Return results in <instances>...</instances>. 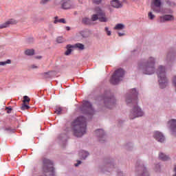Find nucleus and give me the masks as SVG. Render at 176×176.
<instances>
[{
    "instance_id": "obj_1",
    "label": "nucleus",
    "mask_w": 176,
    "mask_h": 176,
    "mask_svg": "<svg viewBox=\"0 0 176 176\" xmlns=\"http://www.w3.org/2000/svg\"><path fill=\"white\" fill-rule=\"evenodd\" d=\"M138 92L135 89H131V94L126 97V104H133L134 105L133 109L131 111L129 118L130 119H135V118H140V116H144V112L142 110L137 106V102L138 98Z\"/></svg>"
},
{
    "instance_id": "obj_2",
    "label": "nucleus",
    "mask_w": 176,
    "mask_h": 176,
    "mask_svg": "<svg viewBox=\"0 0 176 176\" xmlns=\"http://www.w3.org/2000/svg\"><path fill=\"white\" fill-rule=\"evenodd\" d=\"M73 133L75 137L80 138L86 134V118L83 116H80L75 120L72 123Z\"/></svg>"
},
{
    "instance_id": "obj_3",
    "label": "nucleus",
    "mask_w": 176,
    "mask_h": 176,
    "mask_svg": "<svg viewBox=\"0 0 176 176\" xmlns=\"http://www.w3.org/2000/svg\"><path fill=\"white\" fill-rule=\"evenodd\" d=\"M157 75L158 76V82L160 83V87L164 89L167 86V78L166 77V69L163 66H160L157 71Z\"/></svg>"
},
{
    "instance_id": "obj_4",
    "label": "nucleus",
    "mask_w": 176,
    "mask_h": 176,
    "mask_svg": "<svg viewBox=\"0 0 176 176\" xmlns=\"http://www.w3.org/2000/svg\"><path fill=\"white\" fill-rule=\"evenodd\" d=\"M95 13L96 14L91 16V21H97V20H99L101 23H107L108 21V19L105 16V12L100 7L95 8Z\"/></svg>"
},
{
    "instance_id": "obj_5",
    "label": "nucleus",
    "mask_w": 176,
    "mask_h": 176,
    "mask_svg": "<svg viewBox=\"0 0 176 176\" xmlns=\"http://www.w3.org/2000/svg\"><path fill=\"white\" fill-rule=\"evenodd\" d=\"M144 74L146 75H152L155 73V58L151 57L148 58L147 63L142 65Z\"/></svg>"
},
{
    "instance_id": "obj_6",
    "label": "nucleus",
    "mask_w": 176,
    "mask_h": 176,
    "mask_svg": "<svg viewBox=\"0 0 176 176\" xmlns=\"http://www.w3.org/2000/svg\"><path fill=\"white\" fill-rule=\"evenodd\" d=\"M124 76V70H123L122 69H118L113 74L110 82L112 85H118L120 82V80L123 79Z\"/></svg>"
},
{
    "instance_id": "obj_7",
    "label": "nucleus",
    "mask_w": 176,
    "mask_h": 176,
    "mask_svg": "<svg viewBox=\"0 0 176 176\" xmlns=\"http://www.w3.org/2000/svg\"><path fill=\"white\" fill-rule=\"evenodd\" d=\"M81 110L86 115H94V109H93L91 103L89 101L83 102Z\"/></svg>"
},
{
    "instance_id": "obj_8",
    "label": "nucleus",
    "mask_w": 176,
    "mask_h": 176,
    "mask_svg": "<svg viewBox=\"0 0 176 176\" xmlns=\"http://www.w3.org/2000/svg\"><path fill=\"white\" fill-rule=\"evenodd\" d=\"M55 5H61L62 9H72L74 8V2L72 0H55Z\"/></svg>"
},
{
    "instance_id": "obj_9",
    "label": "nucleus",
    "mask_w": 176,
    "mask_h": 176,
    "mask_svg": "<svg viewBox=\"0 0 176 176\" xmlns=\"http://www.w3.org/2000/svg\"><path fill=\"white\" fill-rule=\"evenodd\" d=\"M151 8L153 12L160 13V12H162V0H153L151 3Z\"/></svg>"
},
{
    "instance_id": "obj_10",
    "label": "nucleus",
    "mask_w": 176,
    "mask_h": 176,
    "mask_svg": "<svg viewBox=\"0 0 176 176\" xmlns=\"http://www.w3.org/2000/svg\"><path fill=\"white\" fill-rule=\"evenodd\" d=\"M116 102V100L115 98H104V104L107 108L110 109H112L113 107H115V103Z\"/></svg>"
},
{
    "instance_id": "obj_11",
    "label": "nucleus",
    "mask_w": 176,
    "mask_h": 176,
    "mask_svg": "<svg viewBox=\"0 0 176 176\" xmlns=\"http://www.w3.org/2000/svg\"><path fill=\"white\" fill-rule=\"evenodd\" d=\"M153 137L157 141H158V142H164L165 138L162 133L159 131H155Z\"/></svg>"
},
{
    "instance_id": "obj_12",
    "label": "nucleus",
    "mask_w": 176,
    "mask_h": 176,
    "mask_svg": "<svg viewBox=\"0 0 176 176\" xmlns=\"http://www.w3.org/2000/svg\"><path fill=\"white\" fill-rule=\"evenodd\" d=\"M174 20V16L170 14H166L162 16H160V22L165 23V21H173Z\"/></svg>"
},
{
    "instance_id": "obj_13",
    "label": "nucleus",
    "mask_w": 176,
    "mask_h": 176,
    "mask_svg": "<svg viewBox=\"0 0 176 176\" xmlns=\"http://www.w3.org/2000/svg\"><path fill=\"white\" fill-rule=\"evenodd\" d=\"M110 4L113 8H116V9H120L123 7V3L119 0H113L110 2Z\"/></svg>"
},
{
    "instance_id": "obj_14",
    "label": "nucleus",
    "mask_w": 176,
    "mask_h": 176,
    "mask_svg": "<svg viewBox=\"0 0 176 176\" xmlns=\"http://www.w3.org/2000/svg\"><path fill=\"white\" fill-rule=\"evenodd\" d=\"M14 24H17V21L12 19L3 23L1 25V28H7V27H9V25H13Z\"/></svg>"
},
{
    "instance_id": "obj_15",
    "label": "nucleus",
    "mask_w": 176,
    "mask_h": 176,
    "mask_svg": "<svg viewBox=\"0 0 176 176\" xmlns=\"http://www.w3.org/2000/svg\"><path fill=\"white\" fill-rule=\"evenodd\" d=\"M138 169L139 170V175L138 176H149L148 171L143 166H138Z\"/></svg>"
},
{
    "instance_id": "obj_16",
    "label": "nucleus",
    "mask_w": 176,
    "mask_h": 176,
    "mask_svg": "<svg viewBox=\"0 0 176 176\" xmlns=\"http://www.w3.org/2000/svg\"><path fill=\"white\" fill-rule=\"evenodd\" d=\"M168 126L172 131V133H175L176 131V120H170L168 122Z\"/></svg>"
},
{
    "instance_id": "obj_17",
    "label": "nucleus",
    "mask_w": 176,
    "mask_h": 176,
    "mask_svg": "<svg viewBox=\"0 0 176 176\" xmlns=\"http://www.w3.org/2000/svg\"><path fill=\"white\" fill-rule=\"evenodd\" d=\"M159 158L161 160H163L164 162H166V160H168L170 159V157H168V155H166L163 153H160V155H159Z\"/></svg>"
},
{
    "instance_id": "obj_18",
    "label": "nucleus",
    "mask_w": 176,
    "mask_h": 176,
    "mask_svg": "<svg viewBox=\"0 0 176 176\" xmlns=\"http://www.w3.org/2000/svg\"><path fill=\"white\" fill-rule=\"evenodd\" d=\"M89 153L87 151H82L79 153V156L81 157V159H86L88 156Z\"/></svg>"
},
{
    "instance_id": "obj_19",
    "label": "nucleus",
    "mask_w": 176,
    "mask_h": 176,
    "mask_svg": "<svg viewBox=\"0 0 176 176\" xmlns=\"http://www.w3.org/2000/svg\"><path fill=\"white\" fill-rule=\"evenodd\" d=\"M96 134L98 137H104L105 135V133L102 129H98L96 131Z\"/></svg>"
},
{
    "instance_id": "obj_20",
    "label": "nucleus",
    "mask_w": 176,
    "mask_h": 176,
    "mask_svg": "<svg viewBox=\"0 0 176 176\" xmlns=\"http://www.w3.org/2000/svg\"><path fill=\"white\" fill-rule=\"evenodd\" d=\"M57 23H63V24H65L67 21H65V19H58V16H55V20L54 21V23L57 24Z\"/></svg>"
},
{
    "instance_id": "obj_21",
    "label": "nucleus",
    "mask_w": 176,
    "mask_h": 176,
    "mask_svg": "<svg viewBox=\"0 0 176 176\" xmlns=\"http://www.w3.org/2000/svg\"><path fill=\"white\" fill-rule=\"evenodd\" d=\"M67 50L65 52V56H69V54H71V53L72 52V45H67Z\"/></svg>"
},
{
    "instance_id": "obj_22",
    "label": "nucleus",
    "mask_w": 176,
    "mask_h": 176,
    "mask_svg": "<svg viewBox=\"0 0 176 176\" xmlns=\"http://www.w3.org/2000/svg\"><path fill=\"white\" fill-rule=\"evenodd\" d=\"M35 51L34 50H26L25 51V54L26 56H34Z\"/></svg>"
},
{
    "instance_id": "obj_23",
    "label": "nucleus",
    "mask_w": 176,
    "mask_h": 176,
    "mask_svg": "<svg viewBox=\"0 0 176 176\" xmlns=\"http://www.w3.org/2000/svg\"><path fill=\"white\" fill-rule=\"evenodd\" d=\"M74 47H77L78 49H80V50H83V49H85V45L82 43H76L75 44Z\"/></svg>"
},
{
    "instance_id": "obj_24",
    "label": "nucleus",
    "mask_w": 176,
    "mask_h": 176,
    "mask_svg": "<svg viewBox=\"0 0 176 176\" xmlns=\"http://www.w3.org/2000/svg\"><path fill=\"white\" fill-rule=\"evenodd\" d=\"M4 131H7V133H14L15 129L10 126H8L6 129H4Z\"/></svg>"
},
{
    "instance_id": "obj_25",
    "label": "nucleus",
    "mask_w": 176,
    "mask_h": 176,
    "mask_svg": "<svg viewBox=\"0 0 176 176\" xmlns=\"http://www.w3.org/2000/svg\"><path fill=\"white\" fill-rule=\"evenodd\" d=\"M30 101H31V99L30 98V97L27 96H23V104H28Z\"/></svg>"
},
{
    "instance_id": "obj_26",
    "label": "nucleus",
    "mask_w": 176,
    "mask_h": 176,
    "mask_svg": "<svg viewBox=\"0 0 176 176\" xmlns=\"http://www.w3.org/2000/svg\"><path fill=\"white\" fill-rule=\"evenodd\" d=\"M63 109H61V107H56V109H55V113H56V115H61L63 113Z\"/></svg>"
},
{
    "instance_id": "obj_27",
    "label": "nucleus",
    "mask_w": 176,
    "mask_h": 176,
    "mask_svg": "<svg viewBox=\"0 0 176 176\" xmlns=\"http://www.w3.org/2000/svg\"><path fill=\"white\" fill-rule=\"evenodd\" d=\"M114 28L115 30H123V28H124V25L122 23H118L116 25Z\"/></svg>"
},
{
    "instance_id": "obj_28",
    "label": "nucleus",
    "mask_w": 176,
    "mask_h": 176,
    "mask_svg": "<svg viewBox=\"0 0 176 176\" xmlns=\"http://www.w3.org/2000/svg\"><path fill=\"white\" fill-rule=\"evenodd\" d=\"M82 23L84 24L89 25L91 23V21H90V19L89 18H83Z\"/></svg>"
},
{
    "instance_id": "obj_29",
    "label": "nucleus",
    "mask_w": 176,
    "mask_h": 176,
    "mask_svg": "<svg viewBox=\"0 0 176 176\" xmlns=\"http://www.w3.org/2000/svg\"><path fill=\"white\" fill-rule=\"evenodd\" d=\"M21 109H22V111H25V109H30V106H28L27 103H23Z\"/></svg>"
},
{
    "instance_id": "obj_30",
    "label": "nucleus",
    "mask_w": 176,
    "mask_h": 176,
    "mask_svg": "<svg viewBox=\"0 0 176 176\" xmlns=\"http://www.w3.org/2000/svg\"><path fill=\"white\" fill-rule=\"evenodd\" d=\"M56 42L57 43H63V42H64V38H63L61 36H59L56 38Z\"/></svg>"
},
{
    "instance_id": "obj_31",
    "label": "nucleus",
    "mask_w": 176,
    "mask_h": 176,
    "mask_svg": "<svg viewBox=\"0 0 176 176\" xmlns=\"http://www.w3.org/2000/svg\"><path fill=\"white\" fill-rule=\"evenodd\" d=\"M11 63H12V60L8 59L6 61L1 62V65H6V64H11Z\"/></svg>"
},
{
    "instance_id": "obj_32",
    "label": "nucleus",
    "mask_w": 176,
    "mask_h": 176,
    "mask_svg": "<svg viewBox=\"0 0 176 176\" xmlns=\"http://www.w3.org/2000/svg\"><path fill=\"white\" fill-rule=\"evenodd\" d=\"M52 0H41L40 1L41 5H46V3H49Z\"/></svg>"
},
{
    "instance_id": "obj_33",
    "label": "nucleus",
    "mask_w": 176,
    "mask_h": 176,
    "mask_svg": "<svg viewBox=\"0 0 176 176\" xmlns=\"http://www.w3.org/2000/svg\"><path fill=\"white\" fill-rule=\"evenodd\" d=\"M6 111H7V113H12V111L13 110L12 109V107H6Z\"/></svg>"
},
{
    "instance_id": "obj_34",
    "label": "nucleus",
    "mask_w": 176,
    "mask_h": 176,
    "mask_svg": "<svg viewBox=\"0 0 176 176\" xmlns=\"http://www.w3.org/2000/svg\"><path fill=\"white\" fill-rule=\"evenodd\" d=\"M93 3H96V5H100L102 0H92Z\"/></svg>"
},
{
    "instance_id": "obj_35",
    "label": "nucleus",
    "mask_w": 176,
    "mask_h": 176,
    "mask_svg": "<svg viewBox=\"0 0 176 176\" xmlns=\"http://www.w3.org/2000/svg\"><path fill=\"white\" fill-rule=\"evenodd\" d=\"M148 18L150 20H153V19H155V14H153L152 12H148Z\"/></svg>"
},
{
    "instance_id": "obj_36",
    "label": "nucleus",
    "mask_w": 176,
    "mask_h": 176,
    "mask_svg": "<svg viewBox=\"0 0 176 176\" xmlns=\"http://www.w3.org/2000/svg\"><path fill=\"white\" fill-rule=\"evenodd\" d=\"M49 74H50V72L44 73V74H43L44 78H50V75Z\"/></svg>"
},
{
    "instance_id": "obj_37",
    "label": "nucleus",
    "mask_w": 176,
    "mask_h": 176,
    "mask_svg": "<svg viewBox=\"0 0 176 176\" xmlns=\"http://www.w3.org/2000/svg\"><path fill=\"white\" fill-rule=\"evenodd\" d=\"M104 30H105V31H106L107 35H108L109 36H111V31H109V30L108 29V28H105Z\"/></svg>"
},
{
    "instance_id": "obj_38",
    "label": "nucleus",
    "mask_w": 176,
    "mask_h": 176,
    "mask_svg": "<svg viewBox=\"0 0 176 176\" xmlns=\"http://www.w3.org/2000/svg\"><path fill=\"white\" fill-rule=\"evenodd\" d=\"M30 68H32V69H38V66H36V65H32L30 66Z\"/></svg>"
},
{
    "instance_id": "obj_39",
    "label": "nucleus",
    "mask_w": 176,
    "mask_h": 176,
    "mask_svg": "<svg viewBox=\"0 0 176 176\" xmlns=\"http://www.w3.org/2000/svg\"><path fill=\"white\" fill-rule=\"evenodd\" d=\"M167 3H168L170 6H175V3L173 2L171 3V1H168Z\"/></svg>"
},
{
    "instance_id": "obj_40",
    "label": "nucleus",
    "mask_w": 176,
    "mask_h": 176,
    "mask_svg": "<svg viewBox=\"0 0 176 176\" xmlns=\"http://www.w3.org/2000/svg\"><path fill=\"white\" fill-rule=\"evenodd\" d=\"M80 163H82V162L78 160V161H77V164H75L74 166H75L76 167H78V166H79V164H80Z\"/></svg>"
},
{
    "instance_id": "obj_41",
    "label": "nucleus",
    "mask_w": 176,
    "mask_h": 176,
    "mask_svg": "<svg viewBox=\"0 0 176 176\" xmlns=\"http://www.w3.org/2000/svg\"><path fill=\"white\" fill-rule=\"evenodd\" d=\"M119 36H123L124 35V33H118Z\"/></svg>"
},
{
    "instance_id": "obj_42",
    "label": "nucleus",
    "mask_w": 176,
    "mask_h": 176,
    "mask_svg": "<svg viewBox=\"0 0 176 176\" xmlns=\"http://www.w3.org/2000/svg\"><path fill=\"white\" fill-rule=\"evenodd\" d=\"M118 176H124V175H123V173L120 172L118 173Z\"/></svg>"
},
{
    "instance_id": "obj_43",
    "label": "nucleus",
    "mask_w": 176,
    "mask_h": 176,
    "mask_svg": "<svg viewBox=\"0 0 176 176\" xmlns=\"http://www.w3.org/2000/svg\"><path fill=\"white\" fill-rule=\"evenodd\" d=\"M66 30H67V31H69V30H71V28H69V27H66Z\"/></svg>"
},
{
    "instance_id": "obj_44",
    "label": "nucleus",
    "mask_w": 176,
    "mask_h": 176,
    "mask_svg": "<svg viewBox=\"0 0 176 176\" xmlns=\"http://www.w3.org/2000/svg\"><path fill=\"white\" fill-rule=\"evenodd\" d=\"M36 58H42V56H36Z\"/></svg>"
}]
</instances>
